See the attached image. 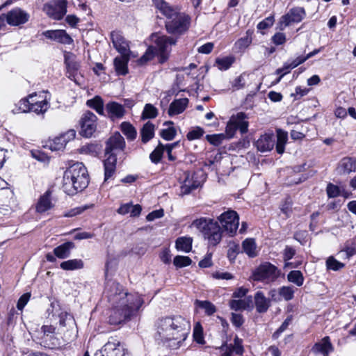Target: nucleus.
<instances>
[{
  "label": "nucleus",
  "mask_w": 356,
  "mask_h": 356,
  "mask_svg": "<svg viewBox=\"0 0 356 356\" xmlns=\"http://www.w3.org/2000/svg\"><path fill=\"white\" fill-rule=\"evenodd\" d=\"M204 133V131L203 129L197 127L195 129L189 131L187 134L186 137H187L188 140H193L195 139L200 138L203 136Z\"/></svg>",
  "instance_id": "obj_52"
},
{
  "label": "nucleus",
  "mask_w": 356,
  "mask_h": 356,
  "mask_svg": "<svg viewBox=\"0 0 356 356\" xmlns=\"http://www.w3.org/2000/svg\"><path fill=\"white\" fill-rule=\"evenodd\" d=\"M97 145L95 144H86L80 148V153L95 156L97 154Z\"/></svg>",
  "instance_id": "obj_51"
},
{
  "label": "nucleus",
  "mask_w": 356,
  "mask_h": 356,
  "mask_svg": "<svg viewBox=\"0 0 356 356\" xmlns=\"http://www.w3.org/2000/svg\"><path fill=\"white\" fill-rule=\"evenodd\" d=\"M192 261L187 256H176L174 258L173 264L177 268H183L191 265Z\"/></svg>",
  "instance_id": "obj_46"
},
{
  "label": "nucleus",
  "mask_w": 356,
  "mask_h": 356,
  "mask_svg": "<svg viewBox=\"0 0 356 356\" xmlns=\"http://www.w3.org/2000/svg\"><path fill=\"white\" fill-rule=\"evenodd\" d=\"M43 11L54 19H61L67 13V1L66 0H54L45 3Z\"/></svg>",
  "instance_id": "obj_11"
},
{
  "label": "nucleus",
  "mask_w": 356,
  "mask_h": 356,
  "mask_svg": "<svg viewBox=\"0 0 356 356\" xmlns=\"http://www.w3.org/2000/svg\"><path fill=\"white\" fill-rule=\"evenodd\" d=\"M248 119V115L243 112L232 115L226 127V134L207 135L206 138L211 144L218 146L226 138H233L237 130H239L241 134H244L248 131L249 122Z\"/></svg>",
  "instance_id": "obj_4"
},
{
  "label": "nucleus",
  "mask_w": 356,
  "mask_h": 356,
  "mask_svg": "<svg viewBox=\"0 0 356 356\" xmlns=\"http://www.w3.org/2000/svg\"><path fill=\"white\" fill-rule=\"evenodd\" d=\"M97 116L90 111L84 113L81 118L80 134L86 138L91 137L97 129Z\"/></svg>",
  "instance_id": "obj_12"
},
{
  "label": "nucleus",
  "mask_w": 356,
  "mask_h": 356,
  "mask_svg": "<svg viewBox=\"0 0 356 356\" xmlns=\"http://www.w3.org/2000/svg\"><path fill=\"white\" fill-rule=\"evenodd\" d=\"M75 247L71 241L65 242L54 249V254L59 259H66L70 257L71 250Z\"/></svg>",
  "instance_id": "obj_30"
},
{
  "label": "nucleus",
  "mask_w": 356,
  "mask_h": 356,
  "mask_svg": "<svg viewBox=\"0 0 356 356\" xmlns=\"http://www.w3.org/2000/svg\"><path fill=\"white\" fill-rule=\"evenodd\" d=\"M195 305L198 307L203 309L205 313L209 316L213 314L216 311L214 305L209 301H202L197 300L195 301Z\"/></svg>",
  "instance_id": "obj_42"
},
{
  "label": "nucleus",
  "mask_w": 356,
  "mask_h": 356,
  "mask_svg": "<svg viewBox=\"0 0 356 356\" xmlns=\"http://www.w3.org/2000/svg\"><path fill=\"white\" fill-rule=\"evenodd\" d=\"M41 330L42 332L41 343L45 348L54 349L60 346V343L58 338L56 336V327L54 326L44 325L42 326Z\"/></svg>",
  "instance_id": "obj_13"
},
{
  "label": "nucleus",
  "mask_w": 356,
  "mask_h": 356,
  "mask_svg": "<svg viewBox=\"0 0 356 356\" xmlns=\"http://www.w3.org/2000/svg\"><path fill=\"white\" fill-rule=\"evenodd\" d=\"M254 303L257 312L265 313L270 306V299L265 297L261 291H257L254 295Z\"/></svg>",
  "instance_id": "obj_28"
},
{
  "label": "nucleus",
  "mask_w": 356,
  "mask_h": 356,
  "mask_svg": "<svg viewBox=\"0 0 356 356\" xmlns=\"http://www.w3.org/2000/svg\"><path fill=\"white\" fill-rule=\"evenodd\" d=\"M193 240L190 237H179L176 240V248L178 250L189 252L192 249Z\"/></svg>",
  "instance_id": "obj_36"
},
{
  "label": "nucleus",
  "mask_w": 356,
  "mask_h": 356,
  "mask_svg": "<svg viewBox=\"0 0 356 356\" xmlns=\"http://www.w3.org/2000/svg\"><path fill=\"white\" fill-rule=\"evenodd\" d=\"M90 207V206L85 205L81 207H78L74 209H70L67 212H66L63 216L65 217H73L76 215H79L83 212L85 210L88 209Z\"/></svg>",
  "instance_id": "obj_56"
},
{
  "label": "nucleus",
  "mask_w": 356,
  "mask_h": 356,
  "mask_svg": "<svg viewBox=\"0 0 356 356\" xmlns=\"http://www.w3.org/2000/svg\"><path fill=\"white\" fill-rule=\"evenodd\" d=\"M275 145L273 134H265L260 136L256 142V146L259 151L264 152L271 150Z\"/></svg>",
  "instance_id": "obj_23"
},
{
  "label": "nucleus",
  "mask_w": 356,
  "mask_h": 356,
  "mask_svg": "<svg viewBox=\"0 0 356 356\" xmlns=\"http://www.w3.org/2000/svg\"><path fill=\"white\" fill-rule=\"evenodd\" d=\"M305 16V11L303 8L296 7L291 8L288 13L280 19V24L288 26L293 23L300 22Z\"/></svg>",
  "instance_id": "obj_17"
},
{
  "label": "nucleus",
  "mask_w": 356,
  "mask_h": 356,
  "mask_svg": "<svg viewBox=\"0 0 356 356\" xmlns=\"http://www.w3.org/2000/svg\"><path fill=\"white\" fill-rule=\"evenodd\" d=\"M6 22L13 26L26 24L30 18L29 14L20 8H15L6 13Z\"/></svg>",
  "instance_id": "obj_15"
},
{
  "label": "nucleus",
  "mask_w": 356,
  "mask_h": 356,
  "mask_svg": "<svg viewBox=\"0 0 356 356\" xmlns=\"http://www.w3.org/2000/svg\"><path fill=\"white\" fill-rule=\"evenodd\" d=\"M291 321L292 316H288L282 323L280 327L274 332L273 337L275 339L277 338L280 335V334H282L284 331H285L287 329Z\"/></svg>",
  "instance_id": "obj_53"
},
{
  "label": "nucleus",
  "mask_w": 356,
  "mask_h": 356,
  "mask_svg": "<svg viewBox=\"0 0 356 356\" xmlns=\"http://www.w3.org/2000/svg\"><path fill=\"white\" fill-rule=\"evenodd\" d=\"M86 104L90 108L96 111V112L101 115H104V101L100 96H95L94 98L91 99H88L86 102Z\"/></svg>",
  "instance_id": "obj_34"
},
{
  "label": "nucleus",
  "mask_w": 356,
  "mask_h": 356,
  "mask_svg": "<svg viewBox=\"0 0 356 356\" xmlns=\"http://www.w3.org/2000/svg\"><path fill=\"white\" fill-rule=\"evenodd\" d=\"M193 225L196 227L203 234L210 245H216L221 241L222 231L218 222L211 219L202 218L194 220Z\"/></svg>",
  "instance_id": "obj_6"
},
{
  "label": "nucleus",
  "mask_w": 356,
  "mask_h": 356,
  "mask_svg": "<svg viewBox=\"0 0 356 356\" xmlns=\"http://www.w3.org/2000/svg\"><path fill=\"white\" fill-rule=\"evenodd\" d=\"M66 143L64 142L63 138H61L60 135L56 137L50 143L49 148L52 151H59L63 149Z\"/></svg>",
  "instance_id": "obj_45"
},
{
  "label": "nucleus",
  "mask_w": 356,
  "mask_h": 356,
  "mask_svg": "<svg viewBox=\"0 0 356 356\" xmlns=\"http://www.w3.org/2000/svg\"><path fill=\"white\" fill-rule=\"evenodd\" d=\"M197 186L190 184V181L185 180L184 184L181 186V193L183 195L189 194L193 190L195 189Z\"/></svg>",
  "instance_id": "obj_62"
},
{
  "label": "nucleus",
  "mask_w": 356,
  "mask_h": 356,
  "mask_svg": "<svg viewBox=\"0 0 356 356\" xmlns=\"http://www.w3.org/2000/svg\"><path fill=\"white\" fill-rule=\"evenodd\" d=\"M125 147L124 138L118 132L115 133L109 138L106 144L105 154H115L117 152H122Z\"/></svg>",
  "instance_id": "obj_16"
},
{
  "label": "nucleus",
  "mask_w": 356,
  "mask_h": 356,
  "mask_svg": "<svg viewBox=\"0 0 356 356\" xmlns=\"http://www.w3.org/2000/svg\"><path fill=\"white\" fill-rule=\"evenodd\" d=\"M177 134L175 127H171L168 129H163L160 132V136L165 140H172L174 139Z\"/></svg>",
  "instance_id": "obj_50"
},
{
  "label": "nucleus",
  "mask_w": 356,
  "mask_h": 356,
  "mask_svg": "<svg viewBox=\"0 0 356 356\" xmlns=\"http://www.w3.org/2000/svg\"><path fill=\"white\" fill-rule=\"evenodd\" d=\"M190 24V17L184 14L177 15L175 17L165 22V27L169 33L181 35L186 32Z\"/></svg>",
  "instance_id": "obj_10"
},
{
  "label": "nucleus",
  "mask_w": 356,
  "mask_h": 356,
  "mask_svg": "<svg viewBox=\"0 0 356 356\" xmlns=\"http://www.w3.org/2000/svg\"><path fill=\"white\" fill-rule=\"evenodd\" d=\"M30 297H31V294L29 293H26L23 294L18 300V302L17 304V308L19 310H22L23 308L25 307V305L29 302Z\"/></svg>",
  "instance_id": "obj_61"
},
{
  "label": "nucleus",
  "mask_w": 356,
  "mask_h": 356,
  "mask_svg": "<svg viewBox=\"0 0 356 356\" xmlns=\"http://www.w3.org/2000/svg\"><path fill=\"white\" fill-rule=\"evenodd\" d=\"M287 279L290 282L294 283L298 286L303 284L304 277L300 270H291L287 275Z\"/></svg>",
  "instance_id": "obj_39"
},
{
  "label": "nucleus",
  "mask_w": 356,
  "mask_h": 356,
  "mask_svg": "<svg viewBox=\"0 0 356 356\" xmlns=\"http://www.w3.org/2000/svg\"><path fill=\"white\" fill-rule=\"evenodd\" d=\"M345 266L343 263L337 261L334 257L330 256L326 260V267L327 270L337 271Z\"/></svg>",
  "instance_id": "obj_44"
},
{
  "label": "nucleus",
  "mask_w": 356,
  "mask_h": 356,
  "mask_svg": "<svg viewBox=\"0 0 356 356\" xmlns=\"http://www.w3.org/2000/svg\"><path fill=\"white\" fill-rule=\"evenodd\" d=\"M249 257L254 258L258 254L257 245L254 238H248L242 242V251Z\"/></svg>",
  "instance_id": "obj_31"
},
{
  "label": "nucleus",
  "mask_w": 356,
  "mask_h": 356,
  "mask_svg": "<svg viewBox=\"0 0 356 356\" xmlns=\"http://www.w3.org/2000/svg\"><path fill=\"white\" fill-rule=\"evenodd\" d=\"M241 252L240 246L238 244L233 243L229 247L227 252V257L230 260L236 259V255Z\"/></svg>",
  "instance_id": "obj_54"
},
{
  "label": "nucleus",
  "mask_w": 356,
  "mask_h": 356,
  "mask_svg": "<svg viewBox=\"0 0 356 356\" xmlns=\"http://www.w3.org/2000/svg\"><path fill=\"white\" fill-rule=\"evenodd\" d=\"M273 17H267L257 24V29L260 30L268 29L273 24Z\"/></svg>",
  "instance_id": "obj_63"
},
{
  "label": "nucleus",
  "mask_w": 356,
  "mask_h": 356,
  "mask_svg": "<svg viewBox=\"0 0 356 356\" xmlns=\"http://www.w3.org/2000/svg\"><path fill=\"white\" fill-rule=\"evenodd\" d=\"M164 151L165 146L161 143H159L158 146L149 155L152 162L158 163L161 161Z\"/></svg>",
  "instance_id": "obj_41"
},
{
  "label": "nucleus",
  "mask_w": 356,
  "mask_h": 356,
  "mask_svg": "<svg viewBox=\"0 0 356 356\" xmlns=\"http://www.w3.org/2000/svg\"><path fill=\"white\" fill-rule=\"evenodd\" d=\"M159 10H160V11L167 17L168 18V20H171L172 19H173L174 17H175V16L177 15H181V13H177L174 9H172L169 5L168 3H166L165 4V6L164 5L161 7Z\"/></svg>",
  "instance_id": "obj_49"
},
{
  "label": "nucleus",
  "mask_w": 356,
  "mask_h": 356,
  "mask_svg": "<svg viewBox=\"0 0 356 356\" xmlns=\"http://www.w3.org/2000/svg\"><path fill=\"white\" fill-rule=\"evenodd\" d=\"M47 92L42 91L39 92V97L41 98V101H35L34 98L38 97V93L33 92L29 95L31 99V111L34 112L37 114L44 113L49 107V98L47 97Z\"/></svg>",
  "instance_id": "obj_14"
},
{
  "label": "nucleus",
  "mask_w": 356,
  "mask_h": 356,
  "mask_svg": "<svg viewBox=\"0 0 356 356\" xmlns=\"http://www.w3.org/2000/svg\"><path fill=\"white\" fill-rule=\"evenodd\" d=\"M106 110L108 117L113 120L122 118L125 114L124 106L116 102H108L106 105Z\"/></svg>",
  "instance_id": "obj_24"
},
{
  "label": "nucleus",
  "mask_w": 356,
  "mask_h": 356,
  "mask_svg": "<svg viewBox=\"0 0 356 356\" xmlns=\"http://www.w3.org/2000/svg\"><path fill=\"white\" fill-rule=\"evenodd\" d=\"M218 220L224 231L230 236L236 234L239 225V217L236 211L228 210L220 215Z\"/></svg>",
  "instance_id": "obj_9"
},
{
  "label": "nucleus",
  "mask_w": 356,
  "mask_h": 356,
  "mask_svg": "<svg viewBox=\"0 0 356 356\" xmlns=\"http://www.w3.org/2000/svg\"><path fill=\"white\" fill-rule=\"evenodd\" d=\"M272 41L275 45L283 44L286 42V35L283 33H277L272 37Z\"/></svg>",
  "instance_id": "obj_64"
},
{
  "label": "nucleus",
  "mask_w": 356,
  "mask_h": 356,
  "mask_svg": "<svg viewBox=\"0 0 356 356\" xmlns=\"http://www.w3.org/2000/svg\"><path fill=\"white\" fill-rule=\"evenodd\" d=\"M51 192L47 191L40 196L36 205V211L38 213L45 212L53 207L54 204L51 202Z\"/></svg>",
  "instance_id": "obj_27"
},
{
  "label": "nucleus",
  "mask_w": 356,
  "mask_h": 356,
  "mask_svg": "<svg viewBox=\"0 0 356 356\" xmlns=\"http://www.w3.org/2000/svg\"><path fill=\"white\" fill-rule=\"evenodd\" d=\"M340 174L348 175L356 171V157L346 156L341 159L337 166Z\"/></svg>",
  "instance_id": "obj_22"
},
{
  "label": "nucleus",
  "mask_w": 356,
  "mask_h": 356,
  "mask_svg": "<svg viewBox=\"0 0 356 356\" xmlns=\"http://www.w3.org/2000/svg\"><path fill=\"white\" fill-rule=\"evenodd\" d=\"M111 38L115 49L122 55H129V46L124 37L118 32L111 33Z\"/></svg>",
  "instance_id": "obj_20"
},
{
  "label": "nucleus",
  "mask_w": 356,
  "mask_h": 356,
  "mask_svg": "<svg viewBox=\"0 0 356 356\" xmlns=\"http://www.w3.org/2000/svg\"><path fill=\"white\" fill-rule=\"evenodd\" d=\"M231 322L235 327H240L243 324L244 319L241 314L232 313Z\"/></svg>",
  "instance_id": "obj_57"
},
{
  "label": "nucleus",
  "mask_w": 356,
  "mask_h": 356,
  "mask_svg": "<svg viewBox=\"0 0 356 356\" xmlns=\"http://www.w3.org/2000/svg\"><path fill=\"white\" fill-rule=\"evenodd\" d=\"M120 127L122 132L126 136L128 140H133L136 138V129L129 122H123Z\"/></svg>",
  "instance_id": "obj_37"
},
{
  "label": "nucleus",
  "mask_w": 356,
  "mask_h": 356,
  "mask_svg": "<svg viewBox=\"0 0 356 356\" xmlns=\"http://www.w3.org/2000/svg\"><path fill=\"white\" fill-rule=\"evenodd\" d=\"M60 266L63 270H74L81 269L83 267V262L81 259H70L62 262Z\"/></svg>",
  "instance_id": "obj_35"
},
{
  "label": "nucleus",
  "mask_w": 356,
  "mask_h": 356,
  "mask_svg": "<svg viewBox=\"0 0 356 356\" xmlns=\"http://www.w3.org/2000/svg\"><path fill=\"white\" fill-rule=\"evenodd\" d=\"M245 79L243 74L237 76L234 79V80L232 82V87L233 90H238L243 88L245 86Z\"/></svg>",
  "instance_id": "obj_55"
},
{
  "label": "nucleus",
  "mask_w": 356,
  "mask_h": 356,
  "mask_svg": "<svg viewBox=\"0 0 356 356\" xmlns=\"http://www.w3.org/2000/svg\"><path fill=\"white\" fill-rule=\"evenodd\" d=\"M156 330V340L170 348L177 349L186 339L191 323L179 315L166 316L159 319Z\"/></svg>",
  "instance_id": "obj_2"
},
{
  "label": "nucleus",
  "mask_w": 356,
  "mask_h": 356,
  "mask_svg": "<svg viewBox=\"0 0 356 356\" xmlns=\"http://www.w3.org/2000/svg\"><path fill=\"white\" fill-rule=\"evenodd\" d=\"M94 356H129L124 345L117 339L111 337Z\"/></svg>",
  "instance_id": "obj_8"
},
{
  "label": "nucleus",
  "mask_w": 356,
  "mask_h": 356,
  "mask_svg": "<svg viewBox=\"0 0 356 356\" xmlns=\"http://www.w3.org/2000/svg\"><path fill=\"white\" fill-rule=\"evenodd\" d=\"M288 140L287 132L282 130H277V143L276 151L278 154H282L284 152V147Z\"/></svg>",
  "instance_id": "obj_33"
},
{
  "label": "nucleus",
  "mask_w": 356,
  "mask_h": 356,
  "mask_svg": "<svg viewBox=\"0 0 356 356\" xmlns=\"http://www.w3.org/2000/svg\"><path fill=\"white\" fill-rule=\"evenodd\" d=\"M158 115L157 108L151 104H145L143 113L142 118L143 119H151L155 118Z\"/></svg>",
  "instance_id": "obj_43"
},
{
  "label": "nucleus",
  "mask_w": 356,
  "mask_h": 356,
  "mask_svg": "<svg viewBox=\"0 0 356 356\" xmlns=\"http://www.w3.org/2000/svg\"><path fill=\"white\" fill-rule=\"evenodd\" d=\"M193 339L197 343L204 344V339L203 336V330L201 325L198 323L193 329Z\"/></svg>",
  "instance_id": "obj_48"
},
{
  "label": "nucleus",
  "mask_w": 356,
  "mask_h": 356,
  "mask_svg": "<svg viewBox=\"0 0 356 356\" xmlns=\"http://www.w3.org/2000/svg\"><path fill=\"white\" fill-rule=\"evenodd\" d=\"M334 350V347L328 336L323 337L321 341L316 342L312 348L315 354H321L323 356H328Z\"/></svg>",
  "instance_id": "obj_21"
},
{
  "label": "nucleus",
  "mask_w": 356,
  "mask_h": 356,
  "mask_svg": "<svg viewBox=\"0 0 356 356\" xmlns=\"http://www.w3.org/2000/svg\"><path fill=\"white\" fill-rule=\"evenodd\" d=\"M250 303H252V298L249 297L243 300L241 299L231 300L229 302V306L232 309L238 311L247 309L250 306Z\"/></svg>",
  "instance_id": "obj_38"
},
{
  "label": "nucleus",
  "mask_w": 356,
  "mask_h": 356,
  "mask_svg": "<svg viewBox=\"0 0 356 356\" xmlns=\"http://www.w3.org/2000/svg\"><path fill=\"white\" fill-rule=\"evenodd\" d=\"M107 158L104 161V181L111 178L116 169L117 158L115 154L106 155Z\"/></svg>",
  "instance_id": "obj_25"
},
{
  "label": "nucleus",
  "mask_w": 356,
  "mask_h": 356,
  "mask_svg": "<svg viewBox=\"0 0 356 356\" xmlns=\"http://www.w3.org/2000/svg\"><path fill=\"white\" fill-rule=\"evenodd\" d=\"M31 106L29 97L27 99H21L19 102V108L24 113L31 111Z\"/></svg>",
  "instance_id": "obj_60"
},
{
  "label": "nucleus",
  "mask_w": 356,
  "mask_h": 356,
  "mask_svg": "<svg viewBox=\"0 0 356 356\" xmlns=\"http://www.w3.org/2000/svg\"><path fill=\"white\" fill-rule=\"evenodd\" d=\"M279 294L285 300L289 301L293 298L294 290L292 286H282L279 289Z\"/></svg>",
  "instance_id": "obj_47"
},
{
  "label": "nucleus",
  "mask_w": 356,
  "mask_h": 356,
  "mask_svg": "<svg viewBox=\"0 0 356 356\" xmlns=\"http://www.w3.org/2000/svg\"><path fill=\"white\" fill-rule=\"evenodd\" d=\"M104 293L112 305L109 316L111 325H119L136 317L144 303L141 296L128 293L122 286L113 280L106 282Z\"/></svg>",
  "instance_id": "obj_1"
},
{
  "label": "nucleus",
  "mask_w": 356,
  "mask_h": 356,
  "mask_svg": "<svg viewBox=\"0 0 356 356\" xmlns=\"http://www.w3.org/2000/svg\"><path fill=\"white\" fill-rule=\"evenodd\" d=\"M306 58L305 56H298L296 59L293 60L291 63H289V65H287L286 72H289L291 69L296 67L298 65L303 63L306 61Z\"/></svg>",
  "instance_id": "obj_59"
},
{
  "label": "nucleus",
  "mask_w": 356,
  "mask_h": 356,
  "mask_svg": "<svg viewBox=\"0 0 356 356\" xmlns=\"http://www.w3.org/2000/svg\"><path fill=\"white\" fill-rule=\"evenodd\" d=\"M155 126L150 122L145 123L140 129L141 141L147 143L154 136Z\"/></svg>",
  "instance_id": "obj_32"
},
{
  "label": "nucleus",
  "mask_w": 356,
  "mask_h": 356,
  "mask_svg": "<svg viewBox=\"0 0 356 356\" xmlns=\"http://www.w3.org/2000/svg\"><path fill=\"white\" fill-rule=\"evenodd\" d=\"M280 272L277 268L270 262H264L259 265L253 272L252 277L255 281H261L266 284L275 281Z\"/></svg>",
  "instance_id": "obj_7"
},
{
  "label": "nucleus",
  "mask_w": 356,
  "mask_h": 356,
  "mask_svg": "<svg viewBox=\"0 0 356 356\" xmlns=\"http://www.w3.org/2000/svg\"><path fill=\"white\" fill-rule=\"evenodd\" d=\"M327 193L329 197H335L339 195V188L332 184H329L327 186Z\"/></svg>",
  "instance_id": "obj_58"
},
{
  "label": "nucleus",
  "mask_w": 356,
  "mask_h": 356,
  "mask_svg": "<svg viewBox=\"0 0 356 356\" xmlns=\"http://www.w3.org/2000/svg\"><path fill=\"white\" fill-rule=\"evenodd\" d=\"M63 181V188L67 194L73 195L82 191L89 184L86 168L80 162L73 163L65 171Z\"/></svg>",
  "instance_id": "obj_3"
},
{
  "label": "nucleus",
  "mask_w": 356,
  "mask_h": 356,
  "mask_svg": "<svg viewBox=\"0 0 356 356\" xmlns=\"http://www.w3.org/2000/svg\"><path fill=\"white\" fill-rule=\"evenodd\" d=\"M46 38L64 44L73 42L72 38L65 30H48L42 33Z\"/></svg>",
  "instance_id": "obj_19"
},
{
  "label": "nucleus",
  "mask_w": 356,
  "mask_h": 356,
  "mask_svg": "<svg viewBox=\"0 0 356 356\" xmlns=\"http://www.w3.org/2000/svg\"><path fill=\"white\" fill-rule=\"evenodd\" d=\"M188 104V99L187 98L175 99L170 104L168 114L170 116H173L183 113L186 108Z\"/></svg>",
  "instance_id": "obj_26"
},
{
  "label": "nucleus",
  "mask_w": 356,
  "mask_h": 356,
  "mask_svg": "<svg viewBox=\"0 0 356 356\" xmlns=\"http://www.w3.org/2000/svg\"><path fill=\"white\" fill-rule=\"evenodd\" d=\"M129 55L118 56L114 59V67L118 75L124 76L128 73L127 64Z\"/></svg>",
  "instance_id": "obj_29"
},
{
  "label": "nucleus",
  "mask_w": 356,
  "mask_h": 356,
  "mask_svg": "<svg viewBox=\"0 0 356 356\" xmlns=\"http://www.w3.org/2000/svg\"><path fill=\"white\" fill-rule=\"evenodd\" d=\"M234 61V58L232 56H227L216 60V65L220 70H228Z\"/></svg>",
  "instance_id": "obj_40"
},
{
  "label": "nucleus",
  "mask_w": 356,
  "mask_h": 356,
  "mask_svg": "<svg viewBox=\"0 0 356 356\" xmlns=\"http://www.w3.org/2000/svg\"><path fill=\"white\" fill-rule=\"evenodd\" d=\"M177 42L174 37L167 35L157 36L155 44L156 47H149L145 54L142 56L141 60L147 61L152 59L155 54H158L159 62L163 63L168 58V54L171 47Z\"/></svg>",
  "instance_id": "obj_5"
},
{
  "label": "nucleus",
  "mask_w": 356,
  "mask_h": 356,
  "mask_svg": "<svg viewBox=\"0 0 356 356\" xmlns=\"http://www.w3.org/2000/svg\"><path fill=\"white\" fill-rule=\"evenodd\" d=\"M220 350L221 356H232L233 353L241 355L243 353V340L236 336L234 339V344L224 343L221 346L217 348Z\"/></svg>",
  "instance_id": "obj_18"
}]
</instances>
